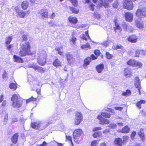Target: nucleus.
I'll list each match as a JSON object with an SVG mask.
<instances>
[{
    "mask_svg": "<svg viewBox=\"0 0 146 146\" xmlns=\"http://www.w3.org/2000/svg\"><path fill=\"white\" fill-rule=\"evenodd\" d=\"M21 50L19 54L21 56H24L26 55H31L30 52V46L28 42L21 44Z\"/></svg>",
    "mask_w": 146,
    "mask_h": 146,
    "instance_id": "1",
    "label": "nucleus"
},
{
    "mask_svg": "<svg viewBox=\"0 0 146 146\" xmlns=\"http://www.w3.org/2000/svg\"><path fill=\"white\" fill-rule=\"evenodd\" d=\"M11 100L13 102L12 106L14 108L20 107L22 104V100L20 96L16 94L13 95Z\"/></svg>",
    "mask_w": 146,
    "mask_h": 146,
    "instance_id": "2",
    "label": "nucleus"
},
{
    "mask_svg": "<svg viewBox=\"0 0 146 146\" xmlns=\"http://www.w3.org/2000/svg\"><path fill=\"white\" fill-rule=\"evenodd\" d=\"M102 116L106 118H109L110 117V114L107 113L103 112L101 113V115H98V119L100 121V124L102 125L109 124L110 123L109 121L103 117Z\"/></svg>",
    "mask_w": 146,
    "mask_h": 146,
    "instance_id": "3",
    "label": "nucleus"
},
{
    "mask_svg": "<svg viewBox=\"0 0 146 146\" xmlns=\"http://www.w3.org/2000/svg\"><path fill=\"white\" fill-rule=\"evenodd\" d=\"M37 62L41 66L44 65L46 63L47 54L46 52L42 51L37 56Z\"/></svg>",
    "mask_w": 146,
    "mask_h": 146,
    "instance_id": "4",
    "label": "nucleus"
},
{
    "mask_svg": "<svg viewBox=\"0 0 146 146\" xmlns=\"http://www.w3.org/2000/svg\"><path fill=\"white\" fill-rule=\"evenodd\" d=\"M83 133V131L81 129H77L74 131L73 133V137L75 142L79 143L78 138L80 137Z\"/></svg>",
    "mask_w": 146,
    "mask_h": 146,
    "instance_id": "5",
    "label": "nucleus"
},
{
    "mask_svg": "<svg viewBox=\"0 0 146 146\" xmlns=\"http://www.w3.org/2000/svg\"><path fill=\"white\" fill-rule=\"evenodd\" d=\"M83 119L82 114L80 112H76L74 119V124L76 125L79 124Z\"/></svg>",
    "mask_w": 146,
    "mask_h": 146,
    "instance_id": "6",
    "label": "nucleus"
},
{
    "mask_svg": "<svg viewBox=\"0 0 146 146\" xmlns=\"http://www.w3.org/2000/svg\"><path fill=\"white\" fill-rule=\"evenodd\" d=\"M136 17L141 20L143 17H146V9H138L136 13Z\"/></svg>",
    "mask_w": 146,
    "mask_h": 146,
    "instance_id": "7",
    "label": "nucleus"
},
{
    "mask_svg": "<svg viewBox=\"0 0 146 146\" xmlns=\"http://www.w3.org/2000/svg\"><path fill=\"white\" fill-rule=\"evenodd\" d=\"M47 125L44 126L43 123L41 122L33 123L31 124L32 128L35 129H38L40 127H41L42 129H43L47 127Z\"/></svg>",
    "mask_w": 146,
    "mask_h": 146,
    "instance_id": "8",
    "label": "nucleus"
},
{
    "mask_svg": "<svg viewBox=\"0 0 146 146\" xmlns=\"http://www.w3.org/2000/svg\"><path fill=\"white\" fill-rule=\"evenodd\" d=\"M127 64L130 66H137L141 68L142 64L139 62H137L134 60H130L127 62Z\"/></svg>",
    "mask_w": 146,
    "mask_h": 146,
    "instance_id": "9",
    "label": "nucleus"
},
{
    "mask_svg": "<svg viewBox=\"0 0 146 146\" xmlns=\"http://www.w3.org/2000/svg\"><path fill=\"white\" fill-rule=\"evenodd\" d=\"M133 6L132 1L125 0L123 5V7L124 8L130 10L133 8Z\"/></svg>",
    "mask_w": 146,
    "mask_h": 146,
    "instance_id": "10",
    "label": "nucleus"
},
{
    "mask_svg": "<svg viewBox=\"0 0 146 146\" xmlns=\"http://www.w3.org/2000/svg\"><path fill=\"white\" fill-rule=\"evenodd\" d=\"M136 17V19L135 22L136 26L138 28L141 30H143L145 28L144 24L141 21H140L139 20H140V18H138V19Z\"/></svg>",
    "mask_w": 146,
    "mask_h": 146,
    "instance_id": "11",
    "label": "nucleus"
},
{
    "mask_svg": "<svg viewBox=\"0 0 146 146\" xmlns=\"http://www.w3.org/2000/svg\"><path fill=\"white\" fill-rule=\"evenodd\" d=\"M135 86L139 91V94L140 95L141 94L140 92L141 87V83L139 81V79L138 77H136L135 78Z\"/></svg>",
    "mask_w": 146,
    "mask_h": 146,
    "instance_id": "12",
    "label": "nucleus"
},
{
    "mask_svg": "<svg viewBox=\"0 0 146 146\" xmlns=\"http://www.w3.org/2000/svg\"><path fill=\"white\" fill-rule=\"evenodd\" d=\"M42 19L47 18L48 16V11L46 9H43L40 10L39 12Z\"/></svg>",
    "mask_w": 146,
    "mask_h": 146,
    "instance_id": "13",
    "label": "nucleus"
},
{
    "mask_svg": "<svg viewBox=\"0 0 146 146\" xmlns=\"http://www.w3.org/2000/svg\"><path fill=\"white\" fill-rule=\"evenodd\" d=\"M29 67L33 68L35 70H37L38 71L41 72H43L44 70L42 67H40L36 65L35 64H32L29 65Z\"/></svg>",
    "mask_w": 146,
    "mask_h": 146,
    "instance_id": "14",
    "label": "nucleus"
},
{
    "mask_svg": "<svg viewBox=\"0 0 146 146\" xmlns=\"http://www.w3.org/2000/svg\"><path fill=\"white\" fill-rule=\"evenodd\" d=\"M131 70L129 68H125L124 70V75L126 77H129L131 76Z\"/></svg>",
    "mask_w": 146,
    "mask_h": 146,
    "instance_id": "15",
    "label": "nucleus"
},
{
    "mask_svg": "<svg viewBox=\"0 0 146 146\" xmlns=\"http://www.w3.org/2000/svg\"><path fill=\"white\" fill-rule=\"evenodd\" d=\"M125 18L126 20L128 21H132L133 19V15L132 13H126L125 14Z\"/></svg>",
    "mask_w": 146,
    "mask_h": 146,
    "instance_id": "16",
    "label": "nucleus"
},
{
    "mask_svg": "<svg viewBox=\"0 0 146 146\" xmlns=\"http://www.w3.org/2000/svg\"><path fill=\"white\" fill-rule=\"evenodd\" d=\"M137 39V37L135 35H132L129 36L128 40L132 43H134L136 42Z\"/></svg>",
    "mask_w": 146,
    "mask_h": 146,
    "instance_id": "17",
    "label": "nucleus"
},
{
    "mask_svg": "<svg viewBox=\"0 0 146 146\" xmlns=\"http://www.w3.org/2000/svg\"><path fill=\"white\" fill-rule=\"evenodd\" d=\"M19 135L17 133L15 134L11 138V141L14 144H16L18 140Z\"/></svg>",
    "mask_w": 146,
    "mask_h": 146,
    "instance_id": "18",
    "label": "nucleus"
},
{
    "mask_svg": "<svg viewBox=\"0 0 146 146\" xmlns=\"http://www.w3.org/2000/svg\"><path fill=\"white\" fill-rule=\"evenodd\" d=\"M68 19L69 22L73 24H76L78 21V20L76 17L72 16H70L68 18Z\"/></svg>",
    "mask_w": 146,
    "mask_h": 146,
    "instance_id": "19",
    "label": "nucleus"
},
{
    "mask_svg": "<svg viewBox=\"0 0 146 146\" xmlns=\"http://www.w3.org/2000/svg\"><path fill=\"white\" fill-rule=\"evenodd\" d=\"M96 70L99 73H101L104 69L103 64H100L98 65L96 67Z\"/></svg>",
    "mask_w": 146,
    "mask_h": 146,
    "instance_id": "20",
    "label": "nucleus"
},
{
    "mask_svg": "<svg viewBox=\"0 0 146 146\" xmlns=\"http://www.w3.org/2000/svg\"><path fill=\"white\" fill-rule=\"evenodd\" d=\"M122 141L121 139L118 138L115 140V145L117 146H122Z\"/></svg>",
    "mask_w": 146,
    "mask_h": 146,
    "instance_id": "21",
    "label": "nucleus"
},
{
    "mask_svg": "<svg viewBox=\"0 0 146 146\" xmlns=\"http://www.w3.org/2000/svg\"><path fill=\"white\" fill-rule=\"evenodd\" d=\"M81 38L83 40H87V38H88L90 39H91V38L89 36L88 31H86L84 34H83L81 36Z\"/></svg>",
    "mask_w": 146,
    "mask_h": 146,
    "instance_id": "22",
    "label": "nucleus"
},
{
    "mask_svg": "<svg viewBox=\"0 0 146 146\" xmlns=\"http://www.w3.org/2000/svg\"><path fill=\"white\" fill-rule=\"evenodd\" d=\"M67 59L69 63H70L73 62L74 61V60L73 58V56L69 54H67Z\"/></svg>",
    "mask_w": 146,
    "mask_h": 146,
    "instance_id": "23",
    "label": "nucleus"
},
{
    "mask_svg": "<svg viewBox=\"0 0 146 146\" xmlns=\"http://www.w3.org/2000/svg\"><path fill=\"white\" fill-rule=\"evenodd\" d=\"M91 60V58L90 57H88L84 60V67L85 68V66L89 65Z\"/></svg>",
    "mask_w": 146,
    "mask_h": 146,
    "instance_id": "24",
    "label": "nucleus"
},
{
    "mask_svg": "<svg viewBox=\"0 0 146 146\" xmlns=\"http://www.w3.org/2000/svg\"><path fill=\"white\" fill-rule=\"evenodd\" d=\"M145 103L146 101L145 100H141L136 103V106L139 109H140L141 108V105L142 104H145Z\"/></svg>",
    "mask_w": 146,
    "mask_h": 146,
    "instance_id": "25",
    "label": "nucleus"
},
{
    "mask_svg": "<svg viewBox=\"0 0 146 146\" xmlns=\"http://www.w3.org/2000/svg\"><path fill=\"white\" fill-rule=\"evenodd\" d=\"M27 13L26 12L23 11H21L18 14V15H16L17 17H19L21 18H24L26 15Z\"/></svg>",
    "mask_w": 146,
    "mask_h": 146,
    "instance_id": "26",
    "label": "nucleus"
},
{
    "mask_svg": "<svg viewBox=\"0 0 146 146\" xmlns=\"http://www.w3.org/2000/svg\"><path fill=\"white\" fill-rule=\"evenodd\" d=\"M53 65L56 67L61 66V62L58 59H56L53 63Z\"/></svg>",
    "mask_w": 146,
    "mask_h": 146,
    "instance_id": "27",
    "label": "nucleus"
},
{
    "mask_svg": "<svg viewBox=\"0 0 146 146\" xmlns=\"http://www.w3.org/2000/svg\"><path fill=\"white\" fill-rule=\"evenodd\" d=\"M29 3L27 1H24L22 4V7L23 9H26Z\"/></svg>",
    "mask_w": 146,
    "mask_h": 146,
    "instance_id": "28",
    "label": "nucleus"
},
{
    "mask_svg": "<svg viewBox=\"0 0 146 146\" xmlns=\"http://www.w3.org/2000/svg\"><path fill=\"white\" fill-rule=\"evenodd\" d=\"M130 130V128L128 126H125L122 128L121 132L123 133H127Z\"/></svg>",
    "mask_w": 146,
    "mask_h": 146,
    "instance_id": "29",
    "label": "nucleus"
},
{
    "mask_svg": "<svg viewBox=\"0 0 146 146\" xmlns=\"http://www.w3.org/2000/svg\"><path fill=\"white\" fill-rule=\"evenodd\" d=\"M86 2L89 3V6L90 9L92 11H93L94 10V5L91 3H89L90 1L89 0H86Z\"/></svg>",
    "mask_w": 146,
    "mask_h": 146,
    "instance_id": "30",
    "label": "nucleus"
},
{
    "mask_svg": "<svg viewBox=\"0 0 146 146\" xmlns=\"http://www.w3.org/2000/svg\"><path fill=\"white\" fill-rule=\"evenodd\" d=\"M13 58L15 59V61L17 62H22V60L19 57L14 55L13 56Z\"/></svg>",
    "mask_w": 146,
    "mask_h": 146,
    "instance_id": "31",
    "label": "nucleus"
},
{
    "mask_svg": "<svg viewBox=\"0 0 146 146\" xmlns=\"http://www.w3.org/2000/svg\"><path fill=\"white\" fill-rule=\"evenodd\" d=\"M81 48L82 49H86V48H88V49H90L91 48V47L90 45V44L87 43L85 45H81Z\"/></svg>",
    "mask_w": 146,
    "mask_h": 146,
    "instance_id": "32",
    "label": "nucleus"
},
{
    "mask_svg": "<svg viewBox=\"0 0 146 146\" xmlns=\"http://www.w3.org/2000/svg\"><path fill=\"white\" fill-rule=\"evenodd\" d=\"M102 135V133L100 131L96 132L93 135V136L94 138L97 137H100Z\"/></svg>",
    "mask_w": 146,
    "mask_h": 146,
    "instance_id": "33",
    "label": "nucleus"
},
{
    "mask_svg": "<svg viewBox=\"0 0 146 146\" xmlns=\"http://www.w3.org/2000/svg\"><path fill=\"white\" fill-rule=\"evenodd\" d=\"M9 88L13 90H16L17 88L16 85L14 83H11L9 85Z\"/></svg>",
    "mask_w": 146,
    "mask_h": 146,
    "instance_id": "34",
    "label": "nucleus"
},
{
    "mask_svg": "<svg viewBox=\"0 0 146 146\" xmlns=\"http://www.w3.org/2000/svg\"><path fill=\"white\" fill-rule=\"evenodd\" d=\"M12 40V38L11 36H8L5 39V43L6 44H9Z\"/></svg>",
    "mask_w": 146,
    "mask_h": 146,
    "instance_id": "35",
    "label": "nucleus"
},
{
    "mask_svg": "<svg viewBox=\"0 0 146 146\" xmlns=\"http://www.w3.org/2000/svg\"><path fill=\"white\" fill-rule=\"evenodd\" d=\"M71 11L73 13L77 14L79 13V10L73 7H70Z\"/></svg>",
    "mask_w": 146,
    "mask_h": 146,
    "instance_id": "36",
    "label": "nucleus"
},
{
    "mask_svg": "<svg viewBox=\"0 0 146 146\" xmlns=\"http://www.w3.org/2000/svg\"><path fill=\"white\" fill-rule=\"evenodd\" d=\"M131 91L130 90H127L125 92L122 93V95L125 96H128L130 95Z\"/></svg>",
    "mask_w": 146,
    "mask_h": 146,
    "instance_id": "37",
    "label": "nucleus"
},
{
    "mask_svg": "<svg viewBox=\"0 0 146 146\" xmlns=\"http://www.w3.org/2000/svg\"><path fill=\"white\" fill-rule=\"evenodd\" d=\"M8 120V114H5L4 115V118L3 121V124L5 125L7 122Z\"/></svg>",
    "mask_w": 146,
    "mask_h": 146,
    "instance_id": "38",
    "label": "nucleus"
},
{
    "mask_svg": "<svg viewBox=\"0 0 146 146\" xmlns=\"http://www.w3.org/2000/svg\"><path fill=\"white\" fill-rule=\"evenodd\" d=\"M73 5L76 6L78 5V1L77 0H68Z\"/></svg>",
    "mask_w": 146,
    "mask_h": 146,
    "instance_id": "39",
    "label": "nucleus"
},
{
    "mask_svg": "<svg viewBox=\"0 0 146 146\" xmlns=\"http://www.w3.org/2000/svg\"><path fill=\"white\" fill-rule=\"evenodd\" d=\"M62 47H61L60 48L58 47L56 48H55L56 50H57L58 52V53L61 56H63V54L62 52L61 51V49H62Z\"/></svg>",
    "mask_w": 146,
    "mask_h": 146,
    "instance_id": "40",
    "label": "nucleus"
},
{
    "mask_svg": "<svg viewBox=\"0 0 146 146\" xmlns=\"http://www.w3.org/2000/svg\"><path fill=\"white\" fill-rule=\"evenodd\" d=\"M141 130V129L139 132L138 133V135L140 136V137L143 140L144 139V134L142 132Z\"/></svg>",
    "mask_w": 146,
    "mask_h": 146,
    "instance_id": "41",
    "label": "nucleus"
},
{
    "mask_svg": "<svg viewBox=\"0 0 146 146\" xmlns=\"http://www.w3.org/2000/svg\"><path fill=\"white\" fill-rule=\"evenodd\" d=\"M144 52V51L143 50H140V51L138 50H137L135 52V57H138L139 56L140 53L141 52Z\"/></svg>",
    "mask_w": 146,
    "mask_h": 146,
    "instance_id": "42",
    "label": "nucleus"
},
{
    "mask_svg": "<svg viewBox=\"0 0 146 146\" xmlns=\"http://www.w3.org/2000/svg\"><path fill=\"white\" fill-rule=\"evenodd\" d=\"M36 100V99L33 97H31V98L28 99L26 100V102L28 103L31 101H35Z\"/></svg>",
    "mask_w": 146,
    "mask_h": 146,
    "instance_id": "43",
    "label": "nucleus"
},
{
    "mask_svg": "<svg viewBox=\"0 0 146 146\" xmlns=\"http://www.w3.org/2000/svg\"><path fill=\"white\" fill-rule=\"evenodd\" d=\"M128 26V25L125 24V23H122V27L125 31H126V30H127Z\"/></svg>",
    "mask_w": 146,
    "mask_h": 146,
    "instance_id": "44",
    "label": "nucleus"
},
{
    "mask_svg": "<svg viewBox=\"0 0 146 146\" xmlns=\"http://www.w3.org/2000/svg\"><path fill=\"white\" fill-rule=\"evenodd\" d=\"M98 143L97 141H94L92 142L91 145V146H97Z\"/></svg>",
    "mask_w": 146,
    "mask_h": 146,
    "instance_id": "45",
    "label": "nucleus"
},
{
    "mask_svg": "<svg viewBox=\"0 0 146 146\" xmlns=\"http://www.w3.org/2000/svg\"><path fill=\"white\" fill-rule=\"evenodd\" d=\"M106 56L107 58L108 59H111L113 56L112 55L110 54L109 52H106Z\"/></svg>",
    "mask_w": 146,
    "mask_h": 146,
    "instance_id": "46",
    "label": "nucleus"
},
{
    "mask_svg": "<svg viewBox=\"0 0 146 146\" xmlns=\"http://www.w3.org/2000/svg\"><path fill=\"white\" fill-rule=\"evenodd\" d=\"M117 125L116 124L114 123L110 124L108 126L109 127L111 128L112 129L115 128L116 127Z\"/></svg>",
    "mask_w": 146,
    "mask_h": 146,
    "instance_id": "47",
    "label": "nucleus"
},
{
    "mask_svg": "<svg viewBox=\"0 0 146 146\" xmlns=\"http://www.w3.org/2000/svg\"><path fill=\"white\" fill-rule=\"evenodd\" d=\"M48 23L50 24V25L51 26L54 27L55 26H56L55 23L52 21H50V22H48Z\"/></svg>",
    "mask_w": 146,
    "mask_h": 146,
    "instance_id": "48",
    "label": "nucleus"
},
{
    "mask_svg": "<svg viewBox=\"0 0 146 146\" xmlns=\"http://www.w3.org/2000/svg\"><path fill=\"white\" fill-rule=\"evenodd\" d=\"M133 30V28L130 25H128L127 27V30H126V31L129 32H131Z\"/></svg>",
    "mask_w": 146,
    "mask_h": 146,
    "instance_id": "49",
    "label": "nucleus"
},
{
    "mask_svg": "<svg viewBox=\"0 0 146 146\" xmlns=\"http://www.w3.org/2000/svg\"><path fill=\"white\" fill-rule=\"evenodd\" d=\"M110 42L108 41H105L102 43V44L105 47H107L109 45Z\"/></svg>",
    "mask_w": 146,
    "mask_h": 146,
    "instance_id": "50",
    "label": "nucleus"
},
{
    "mask_svg": "<svg viewBox=\"0 0 146 146\" xmlns=\"http://www.w3.org/2000/svg\"><path fill=\"white\" fill-rule=\"evenodd\" d=\"M7 73L5 71H4L2 75V78L4 79H5L7 78Z\"/></svg>",
    "mask_w": 146,
    "mask_h": 146,
    "instance_id": "51",
    "label": "nucleus"
},
{
    "mask_svg": "<svg viewBox=\"0 0 146 146\" xmlns=\"http://www.w3.org/2000/svg\"><path fill=\"white\" fill-rule=\"evenodd\" d=\"M14 11L16 12L18 14L21 11L19 8L18 7H16L14 8Z\"/></svg>",
    "mask_w": 146,
    "mask_h": 146,
    "instance_id": "52",
    "label": "nucleus"
},
{
    "mask_svg": "<svg viewBox=\"0 0 146 146\" xmlns=\"http://www.w3.org/2000/svg\"><path fill=\"white\" fill-rule=\"evenodd\" d=\"M102 128L100 127H95L93 129V131H95L98 130H101Z\"/></svg>",
    "mask_w": 146,
    "mask_h": 146,
    "instance_id": "53",
    "label": "nucleus"
},
{
    "mask_svg": "<svg viewBox=\"0 0 146 146\" xmlns=\"http://www.w3.org/2000/svg\"><path fill=\"white\" fill-rule=\"evenodd\" d=\"M115 31L116 30H120L121 29V28L119 26V25L117 24L116 23H115Z\"/></svg>",
    "mask_w": 146,
    "mask_h": 146,
    "instance_id": "54",
    "label": "nucleus"
},
{
    "mask_svg": "<svg viewBox=\"0 0 146 146\" xmlns=\"http://www.w3.org/2000/svg\"><path fill=\"white\" fill-rule=\"evenodd\" d=\"M94 17L98 19L100 18V15L97 13L96 12L94 14Z\"/></svg>",
    "mask_w": 146,
    "mask_h": 146,
    "instance_id": "55",
    "label": "nucleus"
},
{
    "mask_svg": "<svg viewBox=\"0 0 146 146\" xmlns=\"http://www.w3.org/2000/svg\"><path fill=\"white\" fill-rule=\"evenodd\" d=\"M105 110L106 111H110L112 113H115L114 110L111 108H107V109H106Z\"/></svg>",
    "mask_w": 146,
    "mask_h": 146,
    "instance_id": "56",
    "label": "nucleus"
},
{
    "mask_svg": "<svg viewBox=\"0 0 146 146\" xmlns=\"http://www.w3.org/2000/svg\"><path fill=\"white\" fill-rule=\"evenodd\" d=\"M76 38L74 36H72V39L70 40L72 42L73 44H74V42L76 40Z\"/></svg>",
    "mask_w": 146,
    "mask_h": 146,
    "instance_id": "57",
    "label": "nucleus"
},
{
    "mask_svg": "<svg viewBox=\"0 0 146 146\" xmlns=\"http://www.w3.org/2000/svg\"><path fill=\"white\" fill-rule=\"evenodd\" d=\"M136 134V133L135 131H133L131 135V138L132 139H134V137L135 136V135Z\"/></svg>",
    "mask_w": 146,
    "mask_h": 146,
    "instance_id": "58",
    "label": "nucleus"
},
{
    "mask_svg": "<svg viewBox=\"0 0 146 146\" xmlns=\"http://www.w3.org/2000/svg\"><path fill=\"white\" fill-rule=\"evenodd\" d=\"M118 4L117 1L115 2L113 4V6L114 8H117L118 6Z\"/></svg>",
    "mask_w": 146,
    "mask_h": 146,
    "instance_id": "59",
    "label": "nucleus"
},
{
    "mask_svg": "<svg viewBox=\"0 0 146 146\" xmlns=\"http://www.w3.org/2000/svg\"><path fill=\"white\" fill-rule=\"evenodd\" d=\"M100 51L98 50H96L94 51V53L95 55L98 56L100 54Z\"/></svg>",
    "mask_w": 146,
    "mask_h": 146,
    "instance_id": "60",
    "label": "nucleus"
},
{
    "mask_svg": "<svg viewBox=\"0 0 146 146\" xmlns=\"http://www.w3.org/2000/svg\"><path fill=\"white\" fill-rule=\"evenodd\" d=\"M129 137L127 136H124L123 137V141L124 142L126 141L128 139Z\"/></svg>",
    "mask_w": 146,
    "mask_h": 146,
    "instance_id": "61",
    "label": "nucleus"
},
{
    "mask_svg": "<svg viewBox=\"0 0 146 146\" xmlns=\"http://www.w3.org/2000/svg\"><path fill=\"white\" fill-rule=\"evenodd\" d=\"M66 139H68L69 141H70L71 143L72 144H73V143L72 141V138L71 137L69 136L67 137V136H66Z\"/></svg>",
    "mask_w": 146,
    "mask_h": 146,
    "instance_id": "62",
    "label": "nucleus"
},
{
    "mask_svg": "<svg viewBox=\"0 0 146 146\" xmlns=\"http://www.w3.org/2000/svg\"><path fill=\"white\" fill-rule=\"evenodd\" d=\"M114 108L115 110H119V111H121L123 108L122 107H115Z\"/></svg>",
    "mask_w": 146,
    "mask_h": 146,
    "instance_id": "63",
    "label": "nucleus"
},
{
    "mask_svg": "<svg viewBox=\"0 0 146 146\" xmlns=\"http://www.w3.org/2000/svg\"><path fill=\"white\" fill-rule=\"evenodd\" d=\"M30 1L32 4H37L38 1L36 0H30Z\"/></svg>",
    "mask_w": 146,
    "mask_h": 146,
    "instance_id": "64",
    "label": "nucleus"
}]
</instances>
